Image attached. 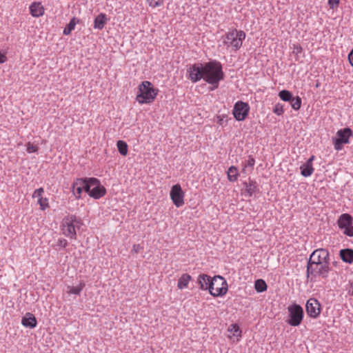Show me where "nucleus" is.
Instances as JSON below:
<instances>
[{
    "label": "nucleus",
    "instance_id": "412c9836",
    "mask_svg": "<svg viewBox=\"0 0 353 353\" xmlns=\"http://www.w3.org/2000/svg\"><path fill=\"white\" fill-rule=\"evenodd\" d=\"M243 185L249 196H252L255 192L259 191L256 182L251 180L250 179H249L248 183L244 182Z\"/></svg>",
    "mask_w": 353,
    "mask_h": 353
},
{
    "label": "nucleus",
    "instance_id": "b1692460",
    "mask_svg": "<svg viewBox=\"0 0 353 353\" xmlns=\"http://www.w3.org/2000/svg\"><path fill=\"white\" fill-rule=\"evenodd\" d=\"M192 277L188 274H183L178 280L177 288L180 290L188 288V283L191 280Z\"/></svg>",
    "mask_w": 353,
    "mask_h": 353
},
{
    "label": "nucleus",
    "instance_id": "79ce46f5",
    "mask_svg": "<svg viewBox=\"0 0 353 353\" xmlns=\"http://www.w3.org/2000/svg\"><path fill=\"white\" fill-rule=\"evenodd\" d=\"M348 59L350 61V63L352 66H353V49L351 50L348 55Z\"/></svg>",
    "mask_w": 353,
    "mask_h": 353
},
{
    "label": "nucleus",
    "instance_id": "58836bf2",
    "mask_svg": "<svg viewBox=\"0 0 353 353\" xmlns=\"http://www.w3.org/2000/svg\"><path fill=\"white\" fill-rule=\"evenodd\" d=\"M143 249V247L140 244H134L132 246V249L131 250V252L132 254H137L139 253L141 250Z\"/></svg>",
    "mask_w": 353,
    "mask_h": 353
},
{
    "label": "nucleus",
    "instance_id": "9d476101",
    "mask_svg": "<svg viewBox=\"0 0 353 353\" xmlns=\"http://www.w3.org/2000/svg\"><path fill=\"white\" fill-rule=\"evenodd\" d=\"M353 217L347 213L342 214L337 220V225L341 230H343V233L350 236L352 232Z\"/></svg>",
    "mask_w": 353,
    "mask_h": 353
},
{
    "label": "nucleus",
    "instance_id": "4c0bfd02",
    "mask_svg": "<svg viewBox=\"0 0 353 353\" xmlns=\"http://www.w3.org/2000/svg\"><path fill=\"white\" fill-rule=\"evenodd\" d=\"M340 0H328V5L330 9H334L339 6Z\"/></svg>",
    "mask_w": 353,
    "mask_h": 353
},
{
    "label": "nucleus",
    "instance_id": "8fccbe9b",
    "mask_svg": "<svg viewBox=\"0 0 353 353\" xmlns=\"http://www.w3.org/2000/svg\"><path fill=\"white\" fill-rule=\"evenodd\" d=\"M337 263H338V262H337V261H334V262H333V265H334V266H336V265H337Z\"/></svg>",
    "mask_w": 353,
    "mask_h": 353
},
{
    "label": "nucleus",
    "instance_id": "423d86ee",
    "mask_svg": "<svg viewBox=\"0 0 353 353\" xmlns=\"http://www.w3.org/2000/svg\"><path fill=\"white\" fill-rule=\"evenodd\" d=\"M209 292L213 296H223L228 291V284L221 276H214L210 283Z\"/></svg>",
    "mask_w": 353,
    "mask_h": 353
},
{
    "label": "nucleus",
    "instance_id": "0eeeda50",
    "mask_svg": "<svg viewBox=\"0 0 353 353\" xmlns=\"http://www.w3.org/2000/svg\"><path fill=\"white\" fill-rule=\"evenodd\" d=\"M288 310L289 319L287 320V323L291 326H299L303 318V308L299 305L294 303L288 306Z\"/></svg>",
    "mask_w": 353,
    "mask_h": 353
},
{
    "label": "nucleus",
    "instance_id": "a878e982",
    "mask_svg": "<svg viewBox=\"0 0 353 353\" xmlns=\"http://www.w3.org/2000/svg\"><path fill=\"white\" fill-rule=\"evenodd\" d=\"M228 179L230 182H234L239 176V172L236 167L232 165L227 172Z\"/></svg>",
    "mask_w": 353,
    "mask_h": 353
},
{
    "label": "nucleus",
    "instance_id": "7ed1b4c3",
    "mask_svg": "<svg viewBox=\"0 0 353 353\" xmlns=\"http://www.w3.org/2000/svg\"><path fill=\"white\" fill-rule=\"evenodd\" d=\"M139 90L137 99L140 103H151L158 94V90L154 89L152 84L148 81H143L139 85Z\"/></svg>",
    "mask_w": 353,
    "mask_h": 353
},
{
    "label": "nucleus",
    "instance_id": "09e8293b",
    "mask_svg": "<svg viewBox=\"0 0 353 353\" xmlns=\"http://www.w3.org/2000/svg\"><path fill=\"white\" fill-rule=\"evenodd\" d=\"M353 236V226L352 227V232L350 233V237H352Z\"/></svg>",
    "mask_w": 353,
    "mask_h": 353
},
{
    "label": "nucleus",
    "instance_id": "dca6fc26",
    "mask_svg": "<svg viewBox=\"0 0 353 353\" xmlns=\"http://www.w3.org/2000/svg\"><path fill=\"white\" fill-rule=\"evenodd\" d=\"M106 193L105 188L102 186L99 181L97 185L92 186L91 192H90V196L94 199H99L103 196Z\"/></svg>",
    "mask_w": 353,
    "mask_h": 353
},
{
    "label": "nucleus",
    "instance_id": "a19ab883",
    "mask_svg": "<svg viewBox=\"0 0 353 353\" xmlns=\"http://www.w3.org/2000/svg\"><path fill=\"white\" fill-rule=\"evenodd\" d=\"M57 245L65 248L68 245V242L65 239H59L58 240Z\"/></svg>",
    "mask_w": 353,
    "mask_h": 353
},
{
    "label": "nucleus",
    "instance_id": "9b49d317",
    "mask_svg": "<svg viewBox=\"0 0 353 353\" xmlns=\"http://www.w3.org/2000/svg\"><path fill=\"white\" fill-rule=\"evenodd\" d=\"M170 195L176 207L179 208L184 204L185 193L182 190L180 184H175L171 188Z\"/></svg>",
    "mask_w": 353,
    "mask_h": 353
},
{
    "label": "nucleus",
    "instance_id": "f257e3e1",
    "mask_svg": "<svg viewBox=\"0 0 353 353\" xmlns=\"http://www.w3.org/2000/svg\"><path fill=\"white\" fill-rule=\"evenodd\" d=\"M204 80L212 85L211 91L219 87V81L224 78L221 64L217 61H212L204 64Z\"/></svg>",
    "mask_w": 353,
    "mask_h": 353
},
{
    "label": "nucleus",
    "instance_id": "5701e85b",
    "mask_svg": "<svg viewBox=\"0 0 353 353\" xmlns=\"http://www.w3.org/2000/svg\"><path fill=\"white\" fill-rule=\"evenodd\" d=\"M107 22V17L105 14H99L94 21V28L96 29L101 30L104 28Z\"/></svg>",
    "mask_w": 353,
    "mask_h": 353
},
{
    "label": "nucleus",
    "instance_id": "393cba45",
    "mask_svg": "<svg viewBox=\"0 0 353 353\" xmlns=\"http://www.w3.org/2000/svg\"><path fill=\"white\" fill-rule=\"evenodd\" d=\"M301 174L304 177H308L311 176L314 170L312 165L308 163H303L300 166Z\"/></svg>",
    "mask_w": 353,
    "mask_h": 353
},
{
    "label": "nucleus",
    "instance_id": "39448f33",
    "mask_svg": "<svg viewBox=\"0 0 353 353\" xmlns=\"http://www.w3.org/2000/svg\"><path fill=\"white\" fill-rule=\"evenodd\" d=\"M329 252L326 249L319 248L314 250L310 254L307 261V265H308V272L311 274L312 271L311 265L319 266L321 263H330Z\"/></svg>",
    "mask_w": 353,
    "mask_h": 353
},
{
    "label": "nucleus",
    "instance_id": "c9c22d12",
    "mask_svg": "<svg viewBox=\"0 0 353 353\" xmlns=\"http://www.w3.org/2000/svg\"><path fill=\"white\" fill-rule=\"evenodd\" d=\"M39 150V147L28 142L27 144V152L28 153H33L37 152Z\"/></svg>",
    "mask_w": 353,
    "mask_h": 353
},
{
    "label": "nucleus",
    "instance_id": "a211bd4d",
    "mask_svg": "<svg viewBox=\"0 0 353 353\" xmlns=\"http://www.w3.org/2000/svg\"><path fill=\"white\" fill-rule=\"evenodd\" d=\"M212 279V278L207 274H200L198 278V284L199 285L200 288L203 290H209L210 283Z\"/></svg>",
    "mask_w": 353,
    "mask_h": 353
},
{
    "label": "nucleus",
    "instance_id": "6e6552de",
    "mask_svg": "<svg viewBox=\"0 0 353 353\" xmlns=\"http://www.w3.org/2000/svg\"><path fill=\"white\" fill-rule=\"evenodd\" d=\"M314 265H311V274L308 272V265H307L306 277L307 279H310L311 281H314V279L316 276H321L325 279L328 277V274L330 271V263H323L319 264V266H315V268Z\"/></svg>",
    "mask_w": 353,
    "mask_h": 353
},
{
    "label": "nucleus",
    "instance_id": "aec40b11",
    "mask_svg": "<svg viewBox=\"0 0 353 353\" xmlns=\"http://www.w3.org/2000/svg\"><path fill=\"white\" fill-rule=\"evenodd\" d=\"M339 254L343 261L347 263H353V250L350 248L342 249L340 250Z\"/></svg>",
    "mask_w": 353,
    "mask_h": 353
},
{
    "label": "nucleus",
    "instance_id": "f704fd0d",
    "mask_svg": "<svg viewBox=\"0 0 353 353\" xmlns=\"http://www.w3.org/2000/svg\"><path fill=\"white\" fill-rule=\"evenodd\" d=\"M38 203L40 205L41 210H44L47 208H48V201L46 198H41L37 201Z\"/></svg>",
    "mask_w": 353,
    "mask_h": 353
},
{
    "label": "nucleus",
    "instance_id": "f3484780",
    "mask_svg": "<svg viewBox=\"0 0 353 353\" xmlns=\"http://www.w3.org/2000/svg\"><path fill=\"white\" fill-rule=\"evenodd\" d=\"M24 327L34 328L37 326V321L35 316L30 312H27L21 320Z\"/></svg>",
    "mask_w": 353,
    "mask_h": 353
},
{
    "label": "nucleus",
    "instance_id": "7c9ffc66",
    "mask_svg": "<svg viewBox=\"0 0 353 353\" xmlns=\"http://www.w3.org/2000/svg\"><path fill=\"white\" fill-rule=\"evenodd\" d=\"M76 26V19L74 17L72 18L69 23L67 25V26L63 30V34L65 35H69L71 32L74 29Z\"/></svg>",
    "mask_w": 353,
    "mask_h": 353
},
{
    "label": "nucleus",
    "instance_id": "1a4fd4ad",
    "mask_svg": "<svg viewBox=\"0 0 353 353\" xmlns=\"http://www.w3.org/2000/svg\"><path fill=\"white\" fill-rule=\"evenodd\" d=\"M352 135V131L350 128H345L339 130L336 132L337 138L333 139L334 149L340 150L343 148V145L349 143V139Z\"/></svg>",
    "mask_w": 353,
    "mask_h": 353
},
{
    "label": "nucleus",
    "instance_id": "f8f14e48",
    "mask_svg": "<svg viewBox=\"0 0 353 353\" xmlns=\"http://www.w3.org/2000/svg\"><path fill=\"white\" fill-rule=\"evenodd\" d=\"M250 110L249 105L243 101H238L235 103L233 109V115L236 120L243 121L248 116Z\"/></svg>",
    "mask_w": 353,
    "mask_h": 353
},
{
    "label": "nucleus",
    "instance_id": "c756f323",
    "mask_svg": "<svg viewBox=\"0 0 353 353\" xmlns=\"http://www.w3.org/2000/svg\"><path fill=\"white\" fill-rule=\"evenodd\" d=\"M84 286H85V283H81L78 286H72V287L68 286V288L69 290H68V293L78 295L81 293V292L83 289Z\"/></svg>",
    "mask_w": 353,
    "mask_h": 353
},
{
    "label": "nucleus",
    "instance_id": "ddd939ff",
    "mask_svg": "<svg viewBox=\"0 0 353 353\" xmlns=\"http://www.w3.org/2000/svg\"><path fill=\"white\" fill-rule=\"evenodd\" d=\"M204 65L202 63H196L190 66L188 70L189 73V79L193 82L196 83L201 80L202 78L204 79Z\"/></svg>",
    "mask_w": 353,
    "mask_h": 353
},
{
    "label": "nucleus",
    "instance_id": "e433bc0d",
    "mask_svg": "<svg viewBox=\"0 0 353 353\" xmlns=\"http://www.w3.org/2000/svg\"><path fill=\"white\" fill-rule=\"evenodd\" d=\"M43 192H44V190H43V188H38L34 192V193L32 194V197L37 198L38 199L43 198L42 194H43Z\"/></svg>",
    "mask_w": 353,
    "mask_h": 353
},
{
    "label": "nucleus",
    "instance_id": "72a5a7b5",
    "mask_svg": "<svg viewBox=\"0 0 353 353\" xmlns=\"http://www.w3.org/2000/svg\"><path fill=\"white\" fill-rule=\"evenodd\" d=\"M273 112L276 115H281L284 112L283 107L281 103H276L273 109Z\"/></svg>",
    "mask_w": 353,
    "mask_h": 353
},
{
    "label": "nucleus",
    "instance_id": "ea45409f",
    "mask_svg": "<svg viewBox=\"0 0 353 353\" xmlns=\"http://www.w3.org/2000/svg\"><path fill=\"white\" fill-rule=\"evenodd\" d=\"M254 163H255V159L252 157L249 156V158L247 161V164L245 165V167L248 166V167L253 168V166L254 165Z\"/></svg>",
    "mask_w": 353,
    "mask_h": 353
},
{
    "label": "nucleus",
    "instance_id": "2eb2a0df",
    "mask_svg": "<svg viewBox=\"0 0 353 353\" xmlns=\"http://www.w3.org/2000/svg\"><path fill=\"white\" fill-rule=\"evenodd\" d=\"M72 188L75 198L79 199L83 191V179L79 178L74 180L72 183Z\"/></svg>",
    "mask_w": 353,
    "mask_h": 353
},
{
    "label": "nucleus",
    "instance_id": "473e14b6",
    "mask_svg": "<svg viewBox=\"0 0 353 353\" xmlns=\"http://www.w3.org/2000/svg\"><path fill=\"white\" fill-rule=\"evenodd\" d=\"M216 122L221 126H225L228 124V117L225 114H219L216 116Z\"/></svg>",
    "mask_w": 353,
    "mask_h": 353
},
{
    "label": "nucleus",
    "instance_id": "20e7f679",
    "mask_svg": "<svg viewBox=\"0 0 353 353\" xmlns=\"http://www.w3.org/2000/svg\"><path fill=\"white\" fill-rule=\"evenodd\" d=\"M81 224V220L75 215H68L62 221L63 234L71 239H76L77 232L75 228Z\"/></svg>",
    "mask_w": 353,
    "mask_h": 353
},
{
    "label": "nucleus",
    "instance_id": "a18cd8bd",
    "mask_svg": "<svg viewBox=\"0 0 353 353\" xmlns=\"http://www.w3.org/2000/svg\"><path fill=\"white\" fill-rule=\"evenodd\" d=\"M348 293L350 295H353V281L350 283V289L349 290Z\"/></svg>",
    "mask_w": 353,
    "mask_h": 353
},
{
    "label": "nucleus",
    "instance_id": "bb28decb",
    "mask_svg": "<svg viewBox=\"0 0 353 353\" xmlns=\"http://www.w3.org/2000/svg\"><path fill=\"white\" fill-rule=\"evenodd\" d=\"M267 284L263 279H258L255 281L254 288L257 292H263L267 290Z\"/></svg>",
    "mask_w": 353,
    "mask_h": 353
},
{
    "label": "nucleus",
    "instance_id": "6ab92c4d",
    "mask_svg": "<svg viewBox=\"0 0 353 353\" xmlns=\"http://www.w3.org/2000/svg\"><path fill=\"white\" fill-rule=\"evenodd\" d=\"M31 14L34 17L42 16L44 13V8L41 3L34 2L30 6Z\"/></svg>",
    "mask_w": 353,
    "mask_h": 353
},
{
    "label": "nucleus",
    "instance_id": "f03ea898",
    "mask_svg": "<svg viewBox=\"0 0 353 353\" xmlns=\"http://www.w3.org/2000/svg\"><path fill=\"white\" fill-rule=\"evenodd\" d=\"M245 39V33L243 30L234 29L223 37V43L227 48H231L236 51L242 46L243 41Z\"/></svg>",
    "mask_w": 353,
    "mask_h": 353
},
{
    "label": "nucleus",
    "instance_id": "de8ad7c7",
    "mask_svg": "<svg viewBox=\"0 0 353 353\" xmlns=\"http://www.w3.org/2000/svg\"><path fill=\"white\" fill-rule=\"evenodd\" d=\"M294 49L296 50L297 53L301 52L302 50V48L300 46H296V48H294Z\"/></svg>",
    "mask_w": 353,
    "mask_h": 353
},
{
    "label": "nucleus",
    "instance_id": "4be33fe9",
    "mask_svg": "<svg viewBox=\"0 0 353 353\" xmlns=\"http://www.w3.org/2000/svg\"><path fill=\"white\" fill-rule=\"evenodd\" d=\"M98 183L99 179L94 177L83 179V190L90 195L92 186L97 185Z\"/></svg>",
    "mask_w": 353,
    "mask_h": 353
},
{
    "label": "nucleus",
    "instance_id": "4468645a",
    "mask_svg": "<svg viewBox=\"0 0 353 353\" xmlns=\"http://www.w3.org/2000/svg\"><path fill=\"white\" fill-rule=\"evenodd\" d=\"M306 312L309 316L316 318L321 312V305L315 299H310L306 303Z\"/></svg>",
    "mask_w": 353,
    "mask_h": 353
},
{
    "label": "nucleus",
    "instance_id": "49530a36",
    "mask_svg": "<svg viewBox=\"0 0 353 353\" xmlns=\"http://www.w3.org/2000/svg\"><path fill=\"white\" fill-rule=\"evenodd\" d=\"M233 327L234 328V335H236V332L239 331V328L236 325H233Z\"/></svg>",
    "mask_w": 353,
    "mask_h": 353
},
{
    "label": "nucleus",
    "instance_id": "c03bdc74",
    "mask_svg": "<svg viewBox=\"0 0 353 353\" xmlns=\"http://www.w3.org/2000/svg\"><path fill=\"white\" fill-rule=\"evenodd\" d=\"M314 159V156H312L310 159H308L307 160V161L305 163H308L310 165H312V161H313Z\"/></svg>",
    "mask_w": 353,
    "mask_h": 353
},
{
    "label": "nucleus",
    "instance_id": "cd10ccee",
    "mask_svg": "<svg viewBox=\"0 0 353 353\" xmlns=\"http://www.w3.org/2000/svg\"><path fill=\"white\" fill-rule=\"evenodd\" d=\"M117 146L121 155L125 156L128 154V145L125 141L121 140L118 141Z\"/></svg>",
    "mask_w": 353,
    "mask_h": 353
},
{
    "label": "nucleus",
    "instance_id": "37998d69",
    "mask_svg": "<svg viewBox=\"0 0 353 353\" xmlns=\"http://www.w3.org/2000/svg\"><path fill=\"white\" fill-rule=\"evenodd\" d=\"M7 58L5 54L0 52V63H3L6 61Z\"/></svg>",
    "mask_w": 353,
    "mask_h": 353
},
{
    "label": "nucleus",
    "instance_id": "2f4dec72",
    "mask_svg": "<svg viewBox=\"0 0 353 353\" xmlns=\"http://www.w3.org/2000/svg\"><path fill=\"white\" fill-rule=\"evenodd\" d=\"M290 103L292 108L295 110H298L301 105V99L299 97H296V98L293 97V99L291 100Z\"/></svg>",
    "mask_w": 353,
    "mask_h": 353
},
{
    "label": "nucleus",
    "instance_id": "c85d7f7f",
    "mask_svg": "<svg viewBox=\"0 0 353 353\" xmlns=\"http://www.w3.org/2000/svg\"><path fill=\"white\" fill-rule=\"evenodd\" d=\"M279 97L280 99L284 101L290 102L292 99H293L292 94L288 90H281L279 93Z\"/></svg>",
    "mask_w": 353,
    "mask_h": 353
}]
</instances>
